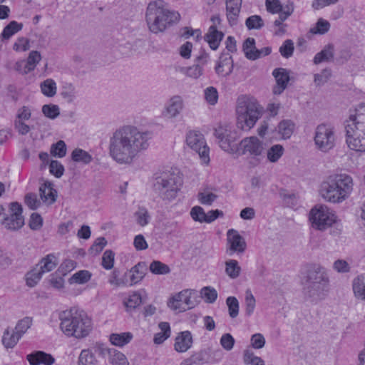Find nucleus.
Here are the masks:
<instances>
[{"instance_id":"29","label":"nucleus","mask_w":365,"mask_h":365,"mask_svg":"<svg viewBox=\"0 0 365 365\" xmlns=\"http://www.w3.org/2000/svg\"><path fill=\"white\" fill-rule=\"evenodd\" d=\"M56 259V258L54 255L49 254L41 259V260L36 265V267H38V269L42 274H43L46 272L51 271L56 267L57 265Z\"/></svg>"},{"instance_id":"22","label":"nucleus","mask_w":365,"mask_h":365,"mask_svg":"<svg viewBox=\"0 0 365 365\" xmlns=\"http://www.w3.org/2000/svg\"><path fill=\"white\" fill-rule=\"evenodd\" d=\"M184 101L181 96H174L168 101L165 108V115L170 118H176L184 108Z\"/></svg>"},{"instance_id":"23","label":"nucleus","mask_w":365,"mask_h":365,"mask_svg":"<svg viewBox=\"0 0 365 365\" xmlns=\"http://www.w3.org/2000/svg\"><path fill=\"white\" fill-rule=\"evenodd\" d=\"M242 0L227 1L226 11L227 18L230 26H235L237 23V18L240 12Z\"/></svg>"},{"instance_id":"48","label":"nucleus","mask_w":365,"mask_h":365,"mask_svg":"<svg viewBox=\"0 0 365 365\" xmlns=\"http://www.w3.org/2000/svg\"><path fill=\"white\" fill-rule=\"evenodd\" d=\"M76 89L71 83H66L61 92L62 98L68 103H72L76 98Z\"/></svg>"},{"instance_id":"44","label":"nucleus","mask_w":365,"mask_h":365,"mask_svg":"<svg viewBox=\"0 0 365 365\" xmlns=\"http://www.w3.org/2000/svg\"><path fill=\"white\" fill-rule=\"evenodd\" d=\"M21 337L16 332L10 334L9 329H6L2 337V343L6 349L13 348Z\"/></svg>"},{"instance_id":"17","label":"nucleus","mask_w":365,"mask_h":365,"mask_svg":"<svg viewBox=\"0 0 365 365\" xmlns=\"http://www.w3.org/2000/svg\"><path fill=\"white\" fill-rule=\"evenodd\" d=\"M100 354L112 365H129L125 356L113 348H102L100 349Z\"/></svg>"},{"instance_id":"16","label":"nucleus","mask_w":365,"mask_h":365,"mask_svg":"<svg viewBox=\"0 0 365 365\" xmlns=\"http://www.w3.org/2000/svg\"><path fill=\"white\" fill-rule=\"evenodd\" d=\"M272 75L276 80L273 93L275 95H279L286 89L290 80L289 72L285 68H277L273 71Z\"/></svg>"},{"instance_id":"46","label":"nucleus","mask_w":365,"mask_h":365,"mask_svg":"<svg viewBox=\"0 0 365 365\" xmlns=\"http://www.w3.org/2000/svg\"><path fill=\"white\" fill-rule=\"evenodd\" d=\"M149 269L154 274H166L170 272L168 265L158 260L153 261L150 264Z\"/></svg>"},{"instance_id":"60","label":"nucleus","mask_w":365,"mask_h":365,"mask_svg":"<svg viewBox=\"0 0 365 365\" xmlns=\"http://www.w3.org/2000/svg\"><path fill=\"white\" fill-rule=\"evenodd\" d=\"M294 50V46L293 41L290 39H287L280 46L279 53L283 57L288 58L292 56Z\"/></svg>"},{"instance_id":"9","label":"nucleus","mask_w":365,"mask_h":365,"mask_svg":"<svg viewBox=\"0 0 365 365\" xmlns=\"http://www.w3.org/2000/svg\"><path fill=\"white\" fill-rule=\"evenodd\" d=\"M335 141L334 130L331 125L322 123L317 127L314 142L320 150L329 151L334 147Z\"/></svg>"},{"instance_id":"33","label":"nucleus","mask_w":365,"mask_h":365,"mask_svg":"<svg viewBox=\"0 0 365 365\" xmlns=\"http://www.w3.org/2000/svg\"><path fill=\"white\" fill-rule=\"evenodd\" d=\"M77 365H98V360L91 350L83 349L78 356Z\"/></svg>"},{"instance_id":"64","label":"nucleus","mask_w":365,"mask_h":365,"mask_svg":"<svg viewBox=\"0 0 365 365\" xmlns=\"http://www.w3.org/2000/svg\"><path fill=\"white\" fill-rule=\"evenodd\" d=\"M49 171L56 178H61L64 173L63 165L58 160H51L49 164Z\"/></svg>"},{"instance_id":"56","label":"nucleus","mask_w":365,"mask_h":365,"mask_svg":"<svg viewBox=\"0 0 365 365\" xmlns=\"http://www.w3.org/2000/svg\"><path fill=\"white\" fill-rule=\"evenodd\" d=\"M331 76L330 69L325 68L319 73H316L314 76V82L316 86H322L326 83Z\"/></svg>"},{"instance_id":"52","label":"nucleus","mask_w":365,"mask_h":365,"mask_svg":"<svg viewBox=\"0 0 365 365\" xmlns=\"http://www.w3.org/2000/svg\"><path fill=\"white\" fill-rule=\"evenodd\" d=\"M66 145L63 140H58L51 147V154L54 157L63 158L66 154Z\"/></svg>"},{"instance_id":"47","label":"nucleus","mask_w":365,"mask_h":365,"mask_svg":"<svg viewBox=\"0 0 365 365\" xmlns=\"http://www.w3.org/2000/svg\"><path fill=\"white\" fill-rule=\"evenodd\" d=\"M42 113L48 118L56 119L60 115V108L55 104H45L42 106Z\"/></svg>"},{"instance_id":"3","label":"nucleus","mask_w":365,"mask_h":365,"mask_svg":"<svg viewBox=\"0 0 365 365\" xmlns=\"http://www.w3.org/2000/svg\"><path fill=\"white\" fill-rule=\"evenodd\" d=\"M180 18L178 12L166 8L162 1L150 2L146 10V22L153 34L165 31L167 28L177 24Z\"/></svg>"},{"instance_id":"8","label":"nucleus","mask_w":365,"mask_h":365,"mask_svg":"<svg viewBox=\"0 0 365 365\" xmlns=\"http://www.w3.org/2000/svg\"><path fill=\"white\" fill-rule=\"evenodd\" d=\"M329 280L328 272L319 264L311 263L302 265L300 269L301 284Z\"/></svg>"},{"instance_id":"27","label":"nucleus","mask_w":365,"mask_h":365,"mask_svg":"<svg viewBox=\"0 0 365 365\" xmlns=\"http://www.w3.org/2000/svg\"><path fill=\"white\" fill-rule=\"evenodd\" d=\"M210 354L207 349L193 353L189 358L184 359L180 365H202L210 361Z\"/></svg>"},{"instance_id":"14","label":"nucleus","mask_w":365,"mask_h":365,"mask_svg":"<svg viewBox=\"0 0 365 365\" xmlns=\"http://www.w3.org/2000/svg\"><path fill=\"white\" fill-rule=\"evenodd\" d=\"M186 142L187 145L199 155L200 158L204 163H209V148L201 133L195 130L190 131L187 134Z\"/></svg>"},{"instance_id":"34","label":"nucleus","mask_w":365,"mask_h":365,"mask_svg":"<svg viewBox=\"0 0 365 365\" xmlns=\"http://www.w3.org/2000/svg\"><path fill=\"white\" fill-rule=\"evenodd\" d=\"M132 339L133 334L130 332L114 333L110 335V341L111 344L118 346H123L128 344Z\"/></svg>"},{"instance_id":"57","label":"nucleus","mask_w":365,"mask_h":365,"mask_svg":"<svg viewBox=\"0 0 365 365\" xmlns=\"http://www.w3.org/2000/svg\"><path fill=\"white\" fill-rule=\"evenodd\" d=\"M205 101L210 105H215L218 100V92L216 88L213 86L207 87L204 91Z\"/></svg>"},{"instance_id":"40","label":"nucleus","mask_w":365,"mask_h":365,"mask_svg":"<svg viewBox=\"0 0 365 365\" xmlns=\"http://www.w3.org/2000/svg\"><path fill=\"white\" fill-rule=\"evenodd\" d=\"M71 159L74 162L86 165L93 160V157L87 151L81 148H76L71 153Z\"/></svg>"},{"instance_id":"12","label":"nucleus","mask_w":365,"mask_h":365,"mask_svg":"<svg viewBox=\"0 0 365 365\" xmlns=\"http://www.w3.org/2000/svg\"><path fill=\"white\" fill-rule=\"evenodd\" d=\"M310 220L314 227L324 230L335 222L336 216L327 206L320 205L312 210Z\"/></svg>"},{"instance_id":"30","label":"nucleus","mask_w":365,"mask_h":365,"mask_svg":"<svg viewBox=\"0 0 365 365\" xmlns=\"http://www.w3.org/2000/svg\"><path fill=\"white\" fill-rule=\"evenodd\" d=\"M333 58L334 46L332 44H328L320 52L315 55L313 62L314 64H319L322 62L330 61Z\"/></svg>"},{"instance_id":"58","label":"nucleus","mask_w":365,"mask_h":365,"mask_svg":"<svg viewBox=\"0 0 365 365\" xmlns=\"http://www.w3.org/2000/svg\"><path fill=\"white\" fill-rule=\"evenodd\" d=\"M115 253L110 250H107L104 252L102 257L101 265L106 269H111L114 264Z\"/></svg>"},{"instance_id":"15","label":"nucleus","mask_w":365,"mask_h":365,"mask_svg":"<svg viewBox=\"0 0 365 365\" xmlns=\"http://www.w3.org/2000/svg\"><path fill=\"white\" fill-rule=\"evenodd\" d=\"M168 307L173 310L182 312L195 307V302L191 299V292L185 289L170 298Z\"/></svg>"},{"instance_id":"32","label":"nucleus","mask_w":365,"mask_h":365,"mask_svg":"<svg viewBox=\"0 0 365 365\" xmlns=\"http://www.w3.org/2000/svg\"><path fill=\"white\" fill-rule=\"evenodd\" d=\"M352 289L357 298L365 301V282L363 275H359L354 279Z\"/></svg>"},{"instance_id":"13","label":"nucleus","mask_w":365,"mask_h":365,"mask_svg":"<svg viewBox=\"0 0 365 365\" xmlns=\"http://www.w3.org/2000/svg\"><path fill=\"white\" fill-rule=\"evenodd\" d=\"M214 134L218 139V143L222 149L227 152L235 150L237 134L230 125H219L215 129Z\"/></svg>"},{"instance_id":"49","label":"nucleus","mask_w":365,"mask_h":365,"mask_svg":"<svg viewBox=\"0 0 365 365\" xmlns=\"http://www.w3.org/2000/svg\"><path fill=\"white\" fill-rule=\"evenodd\" d=\"M135 216L138 225L142 227L147 225L149 223L150 217L148 210L144 207H139L138 210L135 212Z\"/></svg>"},{"instance_id":"63","label":"nucleus","mask_w":365,"mask_h":365,"mask_svg":"<svg viewBox=\"0 0 365 365\" xmlns=\"http://www.w3.org/2000/svg\"><path fill=\"white\" fill-rule=\"evenodd\" d=\"M91 274L87 270H81L75 273L71 280L78 284H84L90 280Z\"/></svg>"},{"instance_id":"1","label":"nucleus","mask_w":365,"mask_h":365,"mask_svg":"<svg viewBox=\"0 0 365 365\" xmlns=\"http://www.w3.org/2000/svg\"><path fill=\"white\" fill-rule=\"evenodd\" d=\"M152 134L133 125H123L110 136L109 155L117 163L130 165L150 146Z\"/></svg>"},{"instance_id":"31","label":"nucleus","mask_w":365,"mask_h":365,"mask_svg":"<svg viewBox=\"0 0 365 365\" xmlns=\"http://www.w3.org/2000/svg\"><path fill=\"white\" fill-rule=\"evenodd\" d=\"M23 29V24L16 21H10L4 29L1 36V41L9 39Z\"/></svg>"},{"instance_id":"5","label":"nucleus","mask_w":365,"mask_h":365,"mask_svg":"<svg viewBox=\"0 0 365 365\" xmlns=\"http://www.w3.org/2000/svg\"><path fill=\"white\" fill-rule=\"evenodd\" d=\"M362 109H365V106L356 109L355 114L350 115L344 124L349 148L359 152L365 151V113L361 112Z\"/></svg>"},{"instance_id":"55","label":"nucleus","mask_w":365,"mask_h":365,"mask_svg":"<svg viewBox=\"0 0 365 365\" xmlns=\"http://www.w3.org/2000/svg\"><path fill=\"white\" fill-rule=\"evenodd\" d=\"M202 298H205L207 303H214L217 298V292L215 289L211 287H205L200 291Z\"/></svg>"},{"instance_id":"53","label":"nucleus","mask_w":365,"mask_h":365,"mask_svg":"<svg viewBox=\"0 0 365 365\" xmlns=\"http://www.w3.org/2000/svg\"><path fill=\"white\" fill-rule=\"evenodd\" d=\"M42 275L43 274L38 269V267H35L34 269L26 274V284L30 287H35L38 281L41 279Z\"/></svg>"},{"instance_id":"24","label":"nucleus","mask_w":365,"mask_h":365,"mask_svg":"<svg viewBox=\"0 0 365 365\" xmlns=\"http://www.w3.org/2000/svg\"><path fill=\"white\" fill-rule=\"evenodd\" d=\"M224 37V34L217 29V26H210L207 33L205 35L204 39L208 43L212 50H217Z\"/></svg>"},{"instance_id":"25","label":"nucleus","mask_w":365,"mask_h":365,"mask_svg":"<svg viewBox=\"0 0 365 365\" xmlns=\"http://www.w3.org/2000/svg\"><path fill=\"white\" fill-rule=\"evenodd\" d=\"M52 185L51 182L46 181L39 187L41 199L48 205H51L56 200L57 192Z\"/></svg>"},{"instance_id":"45","label":"nucleus","mask_w":365,"mask_h":365,"mask_svg":"<svg viewBox=\"0 0 365 365\" xmlns=\"http://www.w3.org/2000/svg\"><path fill=\"white\" fill-rule=\"evenodd\" d=\"M31 325L32 318L26 317L18 321L14 331L22 337V336L26 332V331L31 327Z\"/></svg>"},{"instance_id":"38","label":"nucleus","mask_w":365,"mask_h":365,"mask_svg":"<svg viewBox=\"0 0 365 365\" xmlns=\"http://www.w3.org/2000/svg\"><path fill=\"white\" fill-rule=\"evenodd\" d=\"M41 58V54L37 51H32L30 52L27 60L24 62V73H28L34 70L36 64L40 61Z\"/></svg>"},{"instance_id":"37","label":"nucleus","mask_w":365,"mask_h":365,"mask_svg":"<svg viewBox=\"0 0 365 365\" xmlns=\"http://www.w3.org/2000/svg\"><path fill=\"white\" fill-rule=\"evenodd\" d=\"M143 303V297L139 292H132L124 302V304L128 312L135 309Z\"/></svg>"},{"instance_id":"6","label":"nucleus","mask_w":365,"mask_h":365,"mask_svg":"<svg viewBox=\"0 0 365 365\" xmlns=\"http://www.w3.org/2000/svg\"><path fill=\"white\" fill-rule=\"evenodd\" d=\"M237 126L242 130H250L262 115V108L252 99L242 98L236 108Z\"/></svg>"},{"instance_id":"4","label":"nucleus","mask_w":365,"mask_h":365,"mask_svg":"<svg viewBox=\"0 0 365 365\" xmlns=\"http://www.w3.org/2000/svg\"><path fill=\"white\" fill-rule=\"evenodd\" d=\"M353 182L346 174L331 175L321 187L322 197L331 202H341L347 198L352 191Z\"/></svg>"},{"instance_id":"39","label":"nucleus","mask_w":365,"mask_h":365,"mask_svg":"<svg viewBox=\"0 0 365 365\" xmlns=\"http://www.w3.org/2000/svg\"><path fill=\"white\" fill-rule=\"evenodd\" d=\"M225 273L231 279L237 278L241 273V267L235 259H228L225 262Z\"/></svg>"},{"instance_id":"10","label":"nucleus","mask_w":365,"mask_h":365,"mask_svg":"<svg viewBox=\"0 0 365 365\" xmlns=\"http://www.w3.org/2000/svg\"><path fill=\"white\" fill-rule=\"evenodd\" d=\"M330 280L303 284L302 293L304 297L312 303L324 299L329 292Z\"/></svg>"},{"instance_id":"2","label":"nucleus","mask_w":365,"mask_h":365,"mask_svg":"<svg viewBox=\"0 0 365 365\" xmlns=\"http://www.w3.org/2000/svg\"><path fill=\"white\" fill-rule=\"evenodd\" d=\"M60 329L68 337L83 339L92 330V321L83 311L73 307L58 314Z\"/></svg>"},{"instance_id":"51","label":"nucleus","mask_w":365,"mask_h":365,"mask_svg":"<svg viewBox=\"0 0 365 365\" xmlns=\"http://www.w3.org/2000/svg\"><path fill=\"white\" fill-rule=\"evenodd\" d=\"M245 25L249 30H258L264 26V21L260 16L252 15L246 19Z\"/></svg>"},{"instance_id":"54","label":"nucleus","mask_w":365,"mask_h":365,"mask_svg":"<svg viewBox=\"0 0 365 365\" xmlns=\"http://www.w3.org/2000/svg\"><path fill=\"white\" fill-rule=\"evenodd\" d=\"M228 307L229 315L231 318H235L239 314V302L235 297H228L226 299Z\"/></svg>"},{"instance_id":"21","label":"nucleus","mask_w":365,"mask_h":365,"mask_svg":"<svg viewBox=\"0 0 365 365\" xmlns=\"http://www.w3.org/2000/svg\"><path fill=\"white\" fill-rule=\"evenodd\" d=\"M31 365H52L55 362L54 357L42 351H36L26 356Z\"/></svg>"},{"instance_id":"20","label":"nucleus","mask_w":365,"mask_h":365,"mask_svg":"<svg viewBox=\"0 0 365 365\" xmlns=\"http://www.w3.org/2000/svg\"><path fill=\"white\" fill-rule=\"evenodd\" d=\"M243 148V153H250L252 155H260L263 150V144L257 137L252 136L244 138L241 143Z\"/></svg>"},{"instance_id":"62","label":"nucleus","mask_w":365,"mask_h":365,"mask_svg":"<svg viewBox=\"0 0 365 365\" xmlns=\"http://www.w3.org/2000/svg\"><path fill=\"white\" fill-rule=\"evenodd\" d=\"M180 36L185 38L194 36L196 41L202 38V33L200 29H193L191 27H183L180 30Z\"/></svg>"},{"instance_id":"50","label":"nucleus","mask_w":365,"mask_h":365,"mask_svg":"<svg viewBox=\"0 0 365 365\" xmlns=\"http://www.w3.org/2000/svg\"><path fill=\"white\" fill-rule=\"evenodd\" d=\"M245 314L247 316H250L253 314L256 300L252 294L250 289H247L245 292Z\"/></svg>"},{"instance_id":"7","label":"nucleus","mask_w":365,"mask_h":365,"mask_svg":"<svg viewBox=\"0 0 365 365\" xmlns=\"http://www.w3.org/2000/svg\"><path fill=\"white\" fill-rule=\"evenodd\" d=\"M182 184L178 172L163 173L155 178L153 182L154 192L163 200H172L177 196Z\"/></svg>"},{"instance_id":"61","label":"nucleus","mask_w":365,"mask_h":365,"mask_svg":"<svg viewBox=\"0 0 365 365\" xmlns=\"http://www.w3.org/2000/svg\"><path fill=\"white\" fill-rule=\"evenodd\" d=\"M25 204L32 210H36L41 205L36 194L33 192L27 193L24 197Z\"/></svg>"},{"instance_id":"26","label":"nucleus","mask_w":365,"mask_h":365,"mask_svg":"<svg viewBox=\"0 0 365 365\" xmlns=\"http://www.w3.org/2000/svg\"><path fill=\"white\" fill-rule=\"evenodd\" d=\"M192 344V336L189 331L181 332L176 338L174 344L175 350L178 352H185Z\"/></svg>"},{"instance_id":"35","label":"nucleus","mask_w":365,"mask_h":365,"mask_svg":"<svg viewBox=\"0 0 365 365\" xmlns=\"http://www.w3.org/2000/svg\"><path fill=\"white\" fill-rule=\"evenodd\" d=\"M158 327L161 331L155 334L153 339L156 344H162L170 336V327L168 322H160Z\"/></svg>"},{"instance_id":"43","label":"nucleus","mask_w":365,"mask_h":365,"mask_svg":"<svg viewBox=\"0 0 365 365\" xmlns=\"http://www.w3.org/2000/svg\"><path fill=\"white\" fill-rule=\"evenodd\" d=\"M42 93L47 97H53L56 93V83L51 79L48 78L41 83Z\"/></svg>"},{"instance_id":"41","label":"nucleus","mask_w":365,"mask_h":365,"mask_svg":"<svg viewBox=\"0 0 365 365\" xmlns=\"http://www.w3.org/2000/svg\"><path fill=\"white\" fill-rule=\"evenodd\" d=\"M284 149L282 145L276 144L271 146L267 152V160L271 163L277 162L284 154Z\"/></svg>"},{"instance_id":"11","label":"nucleus","mask_w":365,"mask_h":365,"mask_svg":"<svg viewBox=\"0 0 365 365\" xmlns=\"http://www.w3.org/2000/svg\"><path fill=\"white\" fill-rule=\"evenodd\" d=\"M22 212L23 208L21 204L17 202H11L9 206V213L4 217L1 225L8 230H19L24 225Z\"/></svg>"},{"instance_id":"42","label":"nucleus","mask_w":365,"mask_h":365,"mask_svg":"<svg viewBox=\"0 0 365 365\" xmlns=\"http://www.w3.org/2000/svg\"><path fill=\"white\" fill-rule=\"evenodd\" d=\"M330 28V24L329 21L324 20L323 19H319L316 26L314 28L310 29L309 31L307 34V38H310L313 34H324L327 33Z\"/></svg>"},{"instance_id":"36","label":"nucleus","mask_w":365,"mask_h":365,"mask_svg":"<svg viewBox=\"0 0 365 365\" xmlns=\"http://www.w3.org/2000/svg\"><path fill=\"white\" fill-rule=\"evenodd\" d=\"M295 125L290 120H283L278 125V133L283 139L289 138L294 130Z\"/></svg>"},{"instance_id":"19","label":"nucleus","mask_w":365,"mask_h":365,"mask_svg":"<svg viewBox=\"0 0 365 365\" xmlns=\"http://www.w3.org/2000/svg\"><path fill=\"white\" fill-rule=\"evenodd\" d=\"M234 63L232 56L228 53H222L215 68L218 76H227L233 71Z\"/></svg>"},{"instance_id":"28","label":"nucleus","mask_w":365,"mask_h":365,"mask_svg":"<svg viewBox=\"0 0 365 365\" xmlns=\"http://www.w3.org/2000/svg\"><path fill=\"white\" fill-rule=\"evenodd\" d=\"M147 271V264L145 262H140L133 267L129 272L130 285L140 282L145 277Z\"/></svg>"},{"instance_id":"18","label":"nucleus","mask_w":365,"mask_h":365,"mask_svg":"<svg viewBox=\"0 0 365 365\" xmlns=\"http://www.w3.org/2000/svg\"><path fill=\"white\" fill-rule=\"evenodd\" d=\"M227 242L232 252L243 253L247 247L246 242L239 232L233 229L227 232Z\"/></svg>"},{"instance_id":"59","label":"nucleus","mask_w":365,"mask_h":365,"mask_svg":"<svg viewBox=\"0 0 365 365\" xmlns=\"http://www.w3.org/2000/svg\"><path fill=\"white\" fill-rule=\"evenodd\" d=\"M76 266V262L75 261L72 259H66L61 263V264L56 272V274H59L60 275L64 276L68 272L75 269Z\"/></svg>"}]
</instances>
